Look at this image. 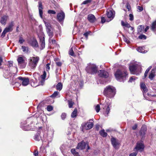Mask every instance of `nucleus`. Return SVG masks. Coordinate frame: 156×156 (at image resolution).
I'll return each mask as SVG.
<instances>
[{"label": "nucleus", "instance_id": "f257e3e1", "mask_svg": "<svg viewBox=\"0 0 156 156\" xmlns=\"http://www.w3.org/2000/svg\"><path fill=\"white\" fill-rule=\"evenodd\" d=\"M128 74L126 71L117 70L115 74L116 79L120 82H124L128 77Z\"/></svg>", "mask_w": 156, "mask_h": 156}, {"label": "nucleus", "instance_id": "f03ea898", "mask_svg": "<svg viewBox=\"0 0 156 156\" xmlns=\"http://www.w3.org/2000/svg\"><path fill=\"white\" fill-rule=\"evenodd\" d=\"M115 89L111 86H107L104 89V94L108 98H113L115 94Z\"/></svg>", "mask_w": 156, "mask_h": 156}, {"label": "nucleus", "instance_id": "7ed1b4c3", "mask_svg": "<svg viewBox=\"0 0 156 156\" xmlns=\"http://www.w3.org/2000/svg\"><path fill=\"white\" fill-rule=\"evenodd\" d=\"M86 70L87 73L93 74L97 72L98 67L95 64L89 63L86 67Z\"/></svg>", "mask_w": 156, "mask_h": 156}, {"label": "nucleus", "instance_id": "20e7f679", "mask_svg": "<svg viewBox=\"0 0 156 156\" xmlns=\"http://www.w3.org/2000/svg\"><path fill=\"white\" fill-rule=\"evenodd\" d=\"M29 60V66L31 68H34L36 66L39 60L38 57H34L30 58Z\"/></svg>", "mask_w": 156, "mask_h": 156}, {"label": "nucleus", "instance_id": "39448f33", "mask_svg": "<svg viewBox=\"0 0 156 156\" xmlns=\"http://www.w3.org/2000/svg\"><path fill=\"white\" fill-rule=\"evenodd\" d=\"M141 69L140 66L137 64H135L129 67V69L131 73L133 74L137 75L138 73L136 72Z\"/></svg>", "mask_w": 156, "mask_h": 156}, {"label": "nucleus", "instance_id": "423d86ee", "mask_svg": "<svg viewBox=\"0 0 156 156\" xmlns=\"http://www.w3.org/2000/svg\"><path fill=\"white\" fill-rule=\"evenodd\" d=\"M8 73V71H6L5 73V77L9 79V80L11 83L12 85H14L15 83H16V79L14 77V76L15 75V73H10L8 75L7 74Z\"/></svg>", "mask_w": 156, "mask_h": 156}, {"label": "nucleus", "instance_id": "0eeeda50", "mask_svg": "<svg viewBox=\"0 0 156 156\" xmlns=\"http://www.w3.org/2000/svg\"><path fill=\"white\" fill-rule=\"evenodd\" d=\"M93 122H83L81 125L82 130L84 132L85 130L91 129L93 127Z\"/></svg>", "mask_w": 156, "mask_h": 156}, {"label": "nucleus", "instance_id": "6e6552de", "mask_svg": "<svg viewBox=\"0 0 156 156\" xmlns=\"http://www.w3.org/2000/svg\"><path fill=\"white\" fill-rule=\"evenodd\" d=\"M44 22L45 24L46 31L48 36L50 38H52L53 36V30L51 24L44 20Z\"/></svg>", "mask_w": 156, "mask_h": 156}, {"label": "nucleus", "instance_id": "1a4fd4ad", "mask_svg": "<svg viewBox=\"0 0 156 156\" xmlns=\"http://www.w3.org/2000/svg\"><path fill=\"white\" fill-rule=\"evenodd\" d=\"M115 12L112 9H108L107 10L106 15L107 17L109 19V20L107 21L109 22L112 20L115 16Z\"/></svg>", "mask_w": 156, "mask_h": 156}, {"label": "nucleus", "instance_id": "9d476101", "mask_svg": "<svg viewBox=\"0 0 156 156\" xmlns=\"http://www.w3.org/2000/svg\"><path fill=\"white\" fill-rule=\"evenodd\" d=\"M87 146V151L90 149V147L88 146V143L87 142L82 141L78 144L76 148L77 149L82 150L85 149Z\"/></svg>", "mask_w": 156, "mask_h": 156}, {"label": "nucleus", "instance_id": "9b49d317", "mask_svg": "<svg viewBox=\"0 0 156 156\" xmlns=\"http://www.w3.org/2000/svg\"><path fill=\"white\" fill-rule=\"evenodd\" d=\"M14 25V21H11L4 30L7 33L11 32L13 30V27Z\"/></svg>", "mask_w": 156, "mask_h": 156}, {"label": "nucleus", "instance_id": "f8f14e48", "mask_svg": "<svg viewBox=\"0 0 156 156\" xmlns=\"http://www.w3.org/2000/svg\"><path fill=\"white\" fill-rule=\"evenodd\" d=\"M144 146L142 143L141 142L137 143L136 147L135 148V149L136 151L137 152L138 151H142L144 149Z\"/></svg>", "mask_w": 156, "mask_h": 156}, {"label": "nucleus", "instance_id": "ddd939ff", "mask_svg": "<svg viewBox=\"0 0 156 156\" xmlns=\"http://www.w3.org/2000/svg\"><path fill=\"white\" fill-rule=\"evenodd\" d=\"M18 79L22 81V85L23 86H26L29 84V79L27 78L20 76L18 77Z\"/></svg>", "mask_w": 156, "mask_h": 156}, {"label": "nucleus", "instance_id": "4468645a", "mask_svg": "<svg viewBox=\"0 0 156 156\" xmlns=\"http://www.w3.org/2000/svg\"><path fill=\"white\" fill-rule=\"evenodd\" d=\"M65 13L63 12L58 13L57 15V18L58 21L60 22L63 20L65 18Z\"/></svg>", "mask_w": 156, "mask_h": 156}, {"label": "nucleus", "instance_id": "2eb2a0df", "mask_svg": "<svg viewBox=\"0 0 156 156\" xmlns=\"http://www.w3.org/2000/svg\"><path fill=\"white\" fill-rule=\"evenodd\" d=\"M99 76L102 77L107 78L108 76V73L104 70H100L98 72Z\"/></svg>", "mask_w": 156, "mask_h": 156}, {"label": "nucleus", "instance_id": "dca6fc26", "mask_svg": "<svg viewBox=\"0 0 156 156\" xmlns=\"http://www.w3.org/2000/svg\"><path fill=\"white\" fill-rule=\"evenodd\" d=\"M111 143L113 147L115 148H117V146L119 145V143L118 141L114 137L111 138Z\"/></svg>", "mask_w": 156, "mask_h": 156}, {"label": "nucleus", "instance_id": "f3484780", "mask_svg": "<svg viewBox=\"0 0 156 156\" xmlns=\"http://www.w3.org/2000/svg\"><path fill=\"white\" fill-rule=\"evenodd\" d=\"M147 130L146 126L145 125L142 126L140 131V135L143 137L144 136Z\"/></svg>", "mask_w": 156, "mask_h": 156}, {"label": "nucleus", "instance_id": "a211bd4d", "mask_svg": "<svg viewBox=\"0 0 156 156\" xmlns=\"http://www.w3.org/2000/svg\"><path fill=\"white\" fill-rule=\"evenodd\" d=\"M39 7L38 9L39 11V15L41 18L42 19L43 18V6L42 3L41 2H38Z\"/></svg>", "mask_w": 156, "mask_h": 156}, {"label": "nucleus", "instance_id": "6ab92c4d", "mask_svg": "<svg viewBox=\"0 0 156 156\" xmlns=\"http://www.w3.org/2000/svg\"><path fill=\"white\" fill-rule=\"evenodd\" d=\"M155 69H153L151 71L150 73L149 76V78L151 80H153L155 76Z\"/></svg>", "mask_w": 156, "mask_h": 156}, {"label": "nucleus", "instance_id": "aec40b11", "mask_svg": "<svg viewBox=\"0 0 156 156\" xmlns=\"http://www.w3.org/2000/svg\"><path fill=\"white\" fill-rule=\"evenodd\" d=\"M87 19L89 21L90 23L94 22L96 20V18L95 16L93 15L92 14H90L88 15L87 16Z\"/></svg>", "mask_w": 156, "mask_h": 156}, {"label": "nucleus", "instance_id": "412c9836", "mask_svg": "<svg viewBox=\"0 0 156 156\" xmlns=\"http://www.w3.org/2000/svg\"><path fill=\"white\" fill-rule=\"evenodd\" d=\"M8 18V16H7L5 15L2 17L0 21L2 25H5Z\"/></svg>", "mask_w": 156, "mask_h": 156}, {"label": "nucleus", "instance_id": "4be33fe9", "mask_svg": "<svg viewBox=\"0 0 156 156\" xmlns=\"http://www.w3.org/2000/svg\"><path fill=\"white\" fill-rule=\"evenodd\" d=\"M140 87L143 93V95H144V93H146L148 89L145 84L143 83L140 84Z\"/></svg>", "mask_w": 156, "mask_h": 156}, {"label": "nucleus", "instance_id": "5701e85b", "mask_svg": "<svg viewBox=\"0 0 156 156\" xmlns=\"http://www.w3.org/2000/svg\"><path fill=\"white\" fill-rule=\"evenodd\" d=\"M32 126L31 125H30L29 124H28L26 125L21 126V128L24 130L26 131H28L29 130H33L32 129L31 127Z\"/></svg>", "mask_w": 156, "mask_h": 156}, {"label": "nucleus", "instance_id": "b1692460", "mask_svg": "<svg viewBox=\"0 0 156 156\" xmlns=\"http://www.w3.org/2000/svg\"><path fill=\"white\" fill-rule=\"evenodd\" d=\"M39 38L40 39V41L41 42V45L42 48V49L44 48L45 46L44 37H43L42 38L41 37V38L40 37H39Z\"/></svg>", "mask_w": 156, "mask_h": 156}, {"label": "nucleus", "instance_id": "393cba45", "mask_svg": "<svg viewBox=\"0 0 156 156\" xmlns=\"http://www.w3.org/2000/svg\"><path fill=\"white\" fill-rule=\"evenodd\" d=\"M137 50L139 52L142 53H145L147 52V51L144 50V47H139L137 48Z\"/></svg>", "mask_w": 156, "mask_h": 156}, {"label": "nucleus", "instance_id": "a878e982", "mask_svg": "<svg viewBox=\"0 0 156 156\" xmlns=\"http://www.w3.org/2000/svg\"><path fill=\"white\" fill-rule=\"evenodd\" d=\"M34 139L35 140L38 141L41 139V137L40 136V133L38 132L35 135Z\"/></svg>", "mask_w": 156, "mask_h": 156}, {"label": "nucleus", "instance_id": "bb28decb", "mask_svg": "<svg viewBox=\"0 0 156 156\" xmlns=\"http://www.w3.org/2000/svg\"><path fill=\"white\" fill-rule=\"evenodd\" d=\"M56 87L57 90L60 91L62 87V84L61 83H58L56 86Z\"/></svg>", "mask_w": 156, "mask_h": 156}, {"label": "nucleus", "instance_id": "cd10ccee", "mask_svg": "<svg viewBox=\"0 0 156 156\" xmlns=\"http://www.w3.org/2000/svg\"><path fill=\"white\" fill-rule=\"evenodd\" d=\"M77 111L76 109H75L72 112L71 115V116L72 118H75L77 116Z\"/></svg>", "mask_w": 156, "mask_h": 156}, {"label": "nucleus", "instance_id": "c85d7f7f", "mask_svg": "<svg viewBox=\"0 0 156 156\" xmlns=\"http://www.w3.org/2000/svg\"><path fill=\"white\" fill-rule=\"evenodd\" d=\"M21 49L25 53H28L29 51L28 48L27 47L22 46L21 47Z\"/></svg>", "mask_w": 156, "mask_h": 156}, {"label": "nucleus", "instance_id": "c756f323", "mask_svg": "<svg viewBox=\"0 0 156 156\" xmlns=\"http://www.w3.org/2000/svg\"><path fill=\"white\" fill-rule=\"evenodd\" d=\"M100 135L103 137H105L107 136V134L105 132L104 129H102L99 132Z\"/></svg>", "mask_w": 156, "mask_h": 156}, {"label": "nucleus", "instance_id": "7c9ffc66", "mask_svg": "<svg viewBox=\"0 0 156 156\" xmlns=\"http://www.w3.org/2000/svg\"><path fill=\"white\" fill-rule=\"evenodd\" d=\"M121 24L123 26H125L128 28H129L130 27V26L129 24L127 22L124 23L123 21H121Z\"/></svg>", "mask_w": 156, "mask_h": 156}, {"label": "nucleus", "instance_id": "2f4dec72", "mask_svg": "<svg viewBox=\"0 0 156 156\" xmlns=\"http://www.w3.org/2000/svg\"><path fill=\"white\" fill-rule=\"evenodd\" d=\"M17 61L19 64H21L24 62V60L22 57H19L17 59Z\"/></svg>", "mask_w": 156, "mask_h": 156}, {"label": "nucleus", "instance_id": "473e14b6", "mask_svg": "<svg viewBox=\"0 0 156 156\" xmlns=\"http://www.w3.org/2000/svg\"><path fill=\"white\" fill-rule=\"evenodd\" d=\"M71 153L75 156H80L79 155V153L76 151L75 149H72L71 150Z\"/></svg>", "mask_w": 156, "mask_h": 156}, {"label": "nucleus", "instance_id": "72a5a7b5", "mask_svg": "<svg viewBox=\"0 0 156 156\" xmlns=\"http://www.w3.org/2000/svg\"><path fill=\"white\" fill-rule=\"evenodd\" d=\"M109 105L108 106V107L106 109V111H105V113H104L105 115V116H108V114L109 112L110 109L109 108Z\"/></svg>", "mask_w": 156, "mask_h": 156}, {"label": "nucleus", "instance_id": "f704fd0d", "mask_svg": "<svg viewBox=\"0 0 156 156\" xmlns=\"http://www.w3.org/2000/svg\"><path fill=\"white\" fill-rule=\"evenodd\" d=\"M144 28V26L143 25L139 26L138 28V32L139 33L143 31Z\"/></svg>", "mask_w": 156, "mask_h": 156}, {"label": "nucleus", "instance_id": "c9c22d12", "mask_svg": "<svg viewBox=\"0 0 156 156\" xmlns=\"http://www.w3.org/2000/svg\"><path fill=\"white\" fill-rule=\"evenodd\" d=\"M156 28V20L152 24L151 27L152 30H153Z\"/></svg>", "mask_w": 156, "mask_h": 156}, {"label": "nucleus", "instance_id": "e433bc0d", "mask_svg": "<svg viewBox=\"0 0 156 156\" xmlns=\"http://www.w3.org/2000/svg\"><path fill=\"white\" fill-rule=\"evenodd\" d=\"M69 54L71 56H73L74 55V53L73 51L72 48H71L70 49V50L69 51Z\"/></svg>", "mask_w": 156, "mask_h": 156}, {"label": "nucleus", "instance_id": "4c0bfd02", "mask_svg": "<svg viewBox=\"0 0 156 156\" xmlns=\"http://www.w3.org/2000/svg\"><path fill=\"white\" fill-rule=\"evenodd\" d=\"M46 73L45 71H44L43 72V73L42 75L41 76V77L42 80H44L46 77Z\"/></svg>", "mask_w": 156, "mask_h": 156}, {"label": "nucleus", "instance_id": "58836bf2", "mask_svg": "<svg viewBox=\"0 0 156 156\" xmlns=\"http://www.w3.org/2000/svg\"><path fill=\"white\" fill-rule=\"evenodd\" d=\"M95 109L97 112H98L100 110V106L99 105H97L95 107Z\"/></svg>", "mask_w": 156, "mask_h": 156}, {"label": "nucleus", "instance_id": "ea45409f", "mask_svg": "<svg viewBox=\"0 0 156 156\" xmlns=\"http://www.w3.org/2000/svg\"><path fill=\"white\" fill-rule=\"evenodd\" d=\"M91 2V0H86L83 1L82 3L81 4V5L84 4L86 5L89 3H90Z\"/></svg>", "mask_w": 156, "mask_h": 156}, {"label": "nucleus", "instance_id": "a19ab883", "mask_svg": "<svg viewBox=\"0 0 156 156\" xmlns=\"http://www.w3.org/2000/svg\"><path fill=\"white\" fill-rule=\"evenodd\" d=\"M58 94V92L57 91H55L54 93L51 96L52 98H55L57 96Z\"/></svg>", "mask_w": 156, "mask_h": 156}, {"label": "nucleus", "instance_id": "79ce46f5", "mask_svg": "<svg viewBox=\"0 0 156 156\" xmlns=\"http://www.w3.org/2000/svg\"><path fill=\"white\" fill-rule=\"evenodd\" d=\"M48 13L49 14H55L56 12L55 11L53 10H49L48 11Z\"/></svg>", "mask_w": 156, "mask_h": 156}, {"label": "nucleus", "instance_id": "37998d69", "mask_svg": "<svg viewBox=\"0 0 156 156\" xmlns=\"http://www.w3.org/2000/svg\"><path fill=\"white\" fill-rule=\"evenodd\" d=\"M53 107L51 105H48L47 108V110L49 112L53 110Z\"/></svg>", "mask_w": 156, "mask_h": 156}, {"label": "nucleus", "instance_id": "c03bdc74", "mask_svg": "<svg viewBox=\"0 0 156 156\" xmlns=\"http://www.w3.org/2000/svg\"><path fill=\"white\" fill-rule=\"evenodd\" d=\"M136 77L134 76H133L132 77H131L130 78L129 82H132L136 80Z\"/></svg>", "mask_w": 156, "mask_h": 156}, {"label": "nucleus", "instance_id": "a18cd8bd", "mask_svg": "<svg viewBox=\"0 0 156 156\" xmlns=\"http://www.w3.org/2000/svg\"><path fill=\"white\" fill-rule=\"evenodd\" d=\"M32 44L33 45L36 47H37L38 46V43L36 41H34L33 42Z\"/></svg>", "mask_w": 156, "mask_h": 156}, {"label": "nucleus", "instance_id": "49530a36", "mask_svg": "<svg viewBox=\"0 0 156 156\" xmlns=\"http://www.w3.org/2000/svg\"><path fill=\"white\" fill-rule=\"evenodd\" d=\"M74 104V103L72 101H69V108H71Z\"/></svg>", "mask_w": 156, "mask_h": 156}, {"label": "nucleus", "instance_id": "de8ad7c7", "mask_svg": "<svg viewBox=\"0 0 156 156\" xmlns=\"http://www.w3.org/2000/svg\"><path fill=\"white\" fill-rule=\"evenodd\" d=\"M137 8L139 12H141L143 10V7L139 6H137Z\"/></svg>", "mask_w": 156, "mask_h": 156}, {"label": "nucleus", "instance_id": "09e8293b", "mask_svg": "<svg viewBox=\"0 0 156 156\" xmlns=\"http://www.w3.org/2000/svg\"><path fill=\"white\" fill-rule=\"evenodd\" d=\"M24 41V40L22 37H20L19 38V42L20 44H22Z\"/></svg>", "mask_w": 156, "mask_h": 156}, {"label": "nucleus", "instance_id": "8fccbe9b", "mask_svg": "<svg viewBox=\"0 0 156 156\" xmlns=\"http://www.w3.org/2000/svg\"><path fill=\"white\" fill-rule=\"evenodd\" d=\"M139 38L140 39H146V37L144 35H141L139 37Z\"/></svg>", "mask_w": 156, "mask_h": 156}, {"label": "nucleus", "instance_id": "3c124183", "mask_svg": "<svg viewBox=\"0 0 156 156\" xmlns=\"http://www.w3.org/2000/svg\"><path fill=\"white\" fill-rule=\"evenodd\" d=\"M7 32H6V31H5L4 30L3 31L2 33V34H1V37H2V38H3L5 36V35L7 33Z\"/></svg>", "mask_w": 156, "mask_h": 156}, {"label": "nucleus", "instance_id": "603ef678", "mask_svg": "<svg viewBox=\"0 0 156 156\" xmlns=\"http://www.w3.org/2000/svg\"><path fill=\"white\" fill-rule=\"evenodd\" d=\"M66 117V114L65 113H62L61 115V117L62 119H65Z\"/></svg>", "mask_w": 156, "mask_h": 156}, {"label": "nucleus", "instance_id": "864d4df0", "mask_svg": "<svg viewBox=\"0 0 156 156\" xmlns=\"http://www.w3.org/2000/svg\"><path fill=\"white\" fill-rule=\"evenodd\" d=\"M137 154V152L136 151V152H133V153H132L130 154H129V156H136Z\"/></svg>", "mask_w": 156, "mask_h": 156}, {"label": "nucleus", "instance_id": "5fc2aeb1", "mask_svg": "<svg viewBox=\"0 0 156 156\" xmlns=\"http://www.w3.org/2000/svg\"><path fill=\"white\" fill-rule=\"evenodd\" d=\"M123 40L127 44L130 43V41L127 39V38L124 37L123 38Z\"/></svg>", "mask_w": 156, "mask_h": 156}, {"label": "nucleus", "instance_id": "6e6d98bb", "mask_svg": "<svg viewBox=\"0 0 156 156\" xmlns=\"http://www.w3.org/2000/svg\"><path fill=\"white\" fill-rule=\"evenodd\" d=\"M129 20L132 21L133 20V16L132 14H130L129 15Z\"/></svg>", "mask_w": 156, "mask_h": 156}, {"label": "nucleus", "instance_id": "4d7b16f0", "mask_svg": "<svg viewBox=\"0 0 156 156\" xmlns=\"http://www.w3.org/2000/svg\"><path fill=\"white\" fill-rule=\"evenodd\" d=\"M50 65V63H48L46 64V67L47 71H48L50 69L49 66Z\"/></svg>", "mask_w": 156, "mask_h": 156}, {"label": "nucleus", "instance_id": "13d9d810", "mask_svg": "<svg viewBox=\"0 0 156 156\" xmlns=\"http://www.w3.org/2000/svg\"><path fill=\"white\" fill-rule=\"evenodd\" d=\"M51 38L50 37V38L49 39V42L50 43H52V44H55L56 42L55 40L51 39Z\"/></svg>", "mask_w": 156, "mask_h": 156}, {"label": "nucleus", "instance_id": "bf43d9fd", "mask_svg": "<svg viewBox=\"0 0 156 156\" xmlns=\"http://www.w3.org/2000/svg\"><path fill=\"white\" fill-rule=\"evenodd\" d=\"M44 80L42 79L40 81L39 85H43L44 84Z\"/></svg>", "mask_w": 156, "mask_h": 156}, {"label": "nucleus", "instance_id": "052dcab7", "mask_svg": "<svg viewBox=\"0 0 156 156\" xmlns=\"http://www.w3.org/2000/svg\"><path fill=\"white\" fill-rule=\"evenodd\" d=\"M126 8L128 9V10L129 11L131 9V7L130 5H129L128 3H127L126 5Z\"/></svg>", "mask_w": 156, "mask_h": 156}, {"label": "nucleus", "instance_id": "680f3d73", "mask_svg": "<svg viewBox=\"0 0 156 156\" xmlns=\"http://www.w3.org/2000/svg\"><path fill=\"white\" fill-rule=\"evenodd\" d=\"M105 22V20L104 17L101 18V22L102 23H104Z\"/></svg>", "mask_w": 156, "mask_h": 156}, {"label": "nucleus", "instance_id": "e2e57ef3", "mask_svg": "<svg viewBox=\"0 0 156 156\" xmlns=\"http://www.w3.org/2000/svg\"><path fill=\"white\" fill-rule=\"evenodd\" d=\"M137 125L136 124H135L133 126L132 129L133 130H135L136 129V128H137Z\"/></svg>", "mask_w": 156, "mask_h": 156}, {"label": "nucleus", "instance_id": "0e129e2a", "mask_svg": "<svg viewBox=\"0 0 156 156\" xmlns=\"http://www.w3.org/2000/svg\"><path fill=\"white\" fill-rule=\"evenodd\" d=\"M89 34V33L87 32L83 34V35L85 36L87 38L88 35Z\"/></svg>", "mask_w": 156, "mask_h": 156}, {"label": "nucleus", "instance_id": "69168bd1", "mask_svg": "<svg viewBox=\"0 0 156 156\" xmlns=\"http://www.w3.org/2000/svg\"><path fill=\"white\" fill-rule=\"evenodd\" d=\"M152 68L151 66H149L148 69H147V70H146L145 72L147 73H148L150 69Z\"/></svg>", "mask_w": 156, "mask_h": 156}, {"label": "nucleus", "instance_id": "338daca9", "mask_svg": "<svg viewBox=\"0 0 156 156\" xmlns=\"http://www.w3.org/2000/svg\"><path fill=\"white\" fill-rule=\"evenodd\" d=\"M56 63L57 65L58 66H61L62 65V63L60 62H57Z\"/></svg>", "mask_w": 156, "mask_h": 156}, {"label": "nucleus", "instance_id": "774afa93", "mask_svg": "<svg viewBox=\"0 0 156 156\" xmlns=\"http://www.w3.org/2000/svg\"><path fill=\"white\" fill-rule=\"evenodd\" d=\"M34 154L35 156H37L38 155V152L37 151H35L34 152Z\"/></svg>", "mask_w": 156, "mask_h": 156}]
</instances>
